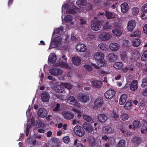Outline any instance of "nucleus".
Masks as SVG:
<instances>
[{
    "label": "nucleus",
    "mask_w": 147,
    "mask_h": 147,
    "mask_svg": "<svg viewBox=\"0 0 147 147\" xmlns=\"http://www.w3.org/2000/svg\"><path fill=\"white\" fill-rule=\"evenodd\" d=\"M80 37H51V44H53L56 46L60 47L62 45H66L71 40H76Z\"/></svg>",
    "instance_id": "f257e3e1"
},
{
    "label": "nucleus",
    "mask_w": 147,
    "mask_h": 147,
    "mask_svg": "<svg viewBox=\"0 0 147 147\" xmlns=\"http://www.w3.org/2000/svg\"><path fill=\"white\" fill-rule=\"evenodd\" d=\"M104 54L98 52L95 54L94 58L97 61V62H98L99 65H97L95 64L92 63V65L96 69H100L101 66H103L106 65V61L104 60Z\"/></svg>",
    "instance_id": "f03ea898"
},
{
    "label": "nucleus",
    "mask_w": 147,
    "mask_h": 147,
    "mask_svg": "<svg viewBox=\"0 0 147 147\" xmlns=\"http://www.w3.org/2000/svg\"><path fill=\"white\" fill-rule=\"evenodd\" d=\"M73 131L74 133L79 137L82 136L85 134L84 129L79 125L75 126L74 128Z\"/></svg>",
    "instance_id": "7ed1b4c3"
},
{
    "label": "nucleus",
    "mask_w": 147,
    "mask_h": 147,
    "mask_svg": "<svg viewBox=\"0 0 147 147\" xmlns=\"http://www.w3.org/2000/svg\"><path fill=\"white\" fill-rule=\"evenodd\" d=\"M78 98L82 102L86 103L89 100V96L86 93H81L78 95Z\"/></svg>",
    "instance_id": "20e7f679"
},
{
    "label": "nucleus",
    "mask_w": 147,
    "mask_h": 147,
    "mask_svg": "<svg viewBox=\"0 0 147 147\" xmlns=\"http://www.w3.org/2000/svg\"><path fill=\"white\" fill-rule=\"evenodd\" d=\"M101 23L99 21H94L91 24V27L92 30L96 31L99 30L101 28Z\"/></svg>",
    "instance_id": "39448f33"
},
{
    "label": "nucleus",
    "mask_w": 147,
    "mask_h": 147,
    "mask_svg": "<svg viewBox=\"0 0 147 147\" xmlns=\"http://www.w3.org/2000/svg\"><path fill=\"white\" fill-rule=\"evenodd\" d=\"M115 92L113 90H109L104 93L105 97L107 99H111L115 94Z\"/></svg>",
    "instance_id": "423d86ee"
},
{
    "label": "nucleus",
    "mask_w": 147,
    "mask_h": 147,
    "mask_svg": "<svg viewBox=\"0 0 147 147\" xmlns=\"http://www.w3.org/2000/svg\"><path fill=\"white\" fill-rule=\"evenodd\" d=\"M49 72L53 76H59L62 74L63 71L60 69L53 68L50 69Z\"/></svg>",
    "instance_id": "0eeeda50"
},
{
    "label": "nucleus",
    "mask_w": 147,
    "mask_h": 147,
    "mask_svg": "<svg viewBox=\"0 0 147 147\" xmlns=\"http://www.w3.org/2000/svg\"><path fill=\"white\" fill-rule=\"evenodd\" d=\"M62 114L65 118L67 120H71L74 117V115L71 112L69 111H64Z\"/></svg>",
    "instance_id": "6e6552de"
},
{
    "label": "nucleus",
    "mask_w": 147,
    "mask_h": 147,
    "mask_svg": "<svg viewBox=\"0 0 147 147\" xmlns=\"http://www.w3.org/2000/svg\"><path fill=\"white\" fill-rule=\"evenodd\" d=\"M76 48L77 51L80 52H84L86 50V46L80 43L77 44Z\"/></svg>",
    "instance_id": "1a4fd4ad"
},
{
    "label": "nucleus",
    "mask_w": 147,
    "mask_h": 147,
    "mask_svg": "<svg viewBox=\"0 0 147 147\" xmlns=\"http://www.w3.org/2000/svg\"><path fill=\"white\" fill-rule=\"evenodd\" d=\"M136 25V23L134 20H131L128 22L127 26L128 30L131 31L134 28Z\"/></svg>",
    "instance_id": "9d476101"
},
{
    "label": "nucleus",
    "mask_w": 147,
    "mask_h": 147,
    "mask_svg": "<svg viewBox=\"0 0 147 147\" xmlns=\"http://www.w3.org/2000/svg\"><path fill=\"white\" fill-rule=\"evenodd\" d=\"M97 118L99 121L102 123H105L108 118L106 115L100 113L98 115Z\"/></svg>",
    "instance_id": "9b49d317"
},
{
    "label": "nucleus",
    "mask_w": 147,
    "mask_h": 147,
    "mask_svg": "<svg viewBox=\"0 0 147 147\" xmlns=\"http://www.w3.org/2000/svg\"><path fill=\"white\" fill-rule=\"evenodd\" d=\"M50 96L48 92H42L41 95L42 100L44 102H48L50 98Z\"/></svg>",
    "instance_id": "f8f14e48"
},
{
    "label": "nucleus",
    "mask_w": 147,
    "mask_h": 147,
    "mask_svg": "<svg viewBox=\"0 0 147 147\" xmlns=\"http://www.w3.org/2000/svg\"><path fill=\"white\" fill-rule=\"evenodd\" d=\"M67 101L69 104L73 105H75L77 102L76 98L73 96H70L67 97Z\"/></svg>",
    "instance_id": "ddd939ff"
},
{
    "label": "nucleus",
    "mask_w": 147,
    "mask_h": 147,
    "mask_svg": "<svg viewBox=\"0 0 147 147\" xmlns=\"http://www.w3.org/2000/svg\"><path fill=\"white\" fill-rule=\"evenodd\" d=\"M90 82L92 84V86L96 88H100L102 84V82L98 80L91 81Z\"/></svg>",
    "instance_id": "4468645a"
},
{
    "label": "nucleus",
    "mask_w": 147,
    "mask_h": 147,
    "mask_svg": "<svg viewBox=\"0 0 147 147\" xmlns=\"http://www.w3.org/2000/svg\"><path fill=\"white\" fill-rule=\"evenodd\" d=\"M37 113L39 117L43 118L47 115V112L42 108H40L38 111Z\"/></svg>",
    "instance_id": "2eb2a0df"
},
{
    "label": "nucleus",
    "mask_w": 147,
    "mask_h": 147,
    "mask_svg": "<svg viewBox=\"0 0 147 147\" xmlns=\"http://www.w3.org/2000/svg\"><path fill=\"white\" fill-rule=\"evenodd\" d=\"M103 104L102 99L101 98H98L95 100L94 105L96 107H99L101 106Z\"/></svg>",
    "instance_id": "dca6fc26"
},
{
    "label": "nucleus",
    "mask_w": 147,
    "mask_h": 147,
    "mask_svg": "<svg viewBox=\"0 0 147 147\" xmlns=\"http://www.w3.org/2000/svg\"><path fill=\"white\" fill-rule=\"evenodd\" d=\"M127 96L126 94H123L120 97L119 100V103L120 105H123L126 101Z\"/></svg>",
    "instance_id": "f3484780"
},
{
    "label": "nucleus",
    "mask_w": 147,
    "mask_h": 147,
    "mask_svg": "<svg viewBox=\"0 0 147 147\" xmlns=\"http://www.w3.org/2000/svg\"><path fill=\"white\" fill-rule=\"evenodd\" d=\"M121 12L125 13L127 12L129 9V6L127 3H124L121 5Z\"/></svg>",
    "instance_id": "a211bd4d"
},
{
    "label": "nucleus",
    "mask_w": 147,
    "mask_h": 147,
    "mask_svg": "<svg viewBox=\"0 0 147 147\" xmlns=\"http://www.w3.org/2000/svg\"><path fill=\"white\" fill-rule=\"evenodd\" d=\"M118 129L119 131H121V132L126 137L129 136L131 134L130 132L127 130H124L122 127L119 126Z\"/></svg>",
    "instance_id": "6ab92c4d"
},
{
    "label": "nucleus",
    "mask_w": 147,
    "mask_h": 147,
    "mask_svg": "<svg viewBox=\"0 0 147 147\" xmlns=\"http://www.w3.org/2000/svg\"><path fill=\"white\" fill-rule=\"evenodd\" d=\"M119 44L116 43H112L109 45L110 49L113 51H117L119 49Z\"/></svg>",
    "instance_id": "aec40b11"
},
{
    "label": "nucleus",
    "mask_w": 147,
    "mask_h": 147,
    "mask_svg": "<svg viewBox=\"0 0 147 147\" xmlns=\"http://www.w3.org/2000/svg\"><path fill=\"white\" fill-rule=\"evenodd\" d=\"M132 125V129L134 130L140 127L141 125L140 121L137 119L135 120L133 122Z\"/></svg>",
    "instance_id": "412c9836"
},
{
    "label": "nucleus",
    "mask_w": 147,
    "mask_h": 147,
    "mask_svg": "<svg viewBox=\"0 0 147 147\" xmlns=\"http://www.w3.org/2000/svg\"><path fill=\"white\" fill-rule=\"evenodd\" d=\"M130 89L132 90H135L138 88V82L136 80H133L130 86Z\"/></svg>",
    "instance_id": "4be33fe9"
},
{
    "label": "nucleus",
    "mask_w": 147,
    "mask_h": 147,
    "mask_svg": "<svg viewBox=\"0 0 147 147\" xmlns=\"http://www.w3.org/2000/svg\"><path fill=\"white\" fill-rule=\"evenodd\" d=\"M58 65L61 67L65 68L67 69H70L71 67L69 66L68 64L66 62H60L58 63Z\"/></svg>",
    "instance_id": "5701e85b"
},
{
    "label": "nucleus",
    "mask_w": 147,
    "mask_h": 147,
    "mask_svg": "<svg viewBox=\"0 0 147 147\" xmlns=\"http://www.w3.org/2000/svg\"><path fill=\"white\" fill-rule=\"evenodd\" d=\"M72 61L73 63L76 65H79L81 63V59L78 57H72Z\"/></svg>",
    "instance_id": "b1692460"
},
{
    "label": "nucleus",
    "mask_w": 147,
    "mask_h": 147,
    "mask_svg": "<svg viewBox=\"0 0 147 147\" xmlns=\"http://www.w3.org/2000/svg\"><path fill=\"white\" fill-rule=\"evenodd\" d=\"M56 55L54 53L51 54L49 56L48 58V61L54 63L56 60Z\"/></svg>",
    "instance_id": "393cba45"
},
{
    "label": "nucleus",
    "mask_w": 147,
    "mask_h": 147,
    "mask_svg": "<svg viewBox=\"0 0 147 147\" xmlns=\"http://www.w3.org/2000/svg\"><path fill=\"white\" fill-rule=\"evenodd\" d=\"M52 145L53 147H60V142L56 138H53L51 140Z\"/></svg>",
    "instance_id": "a878e982"
},
{
    "label": "nucleus",
    "mask_w": 147,
    "mask_h": 147,
    "mask_svg": "<svg viewBox=\"0 0 147 147\" xmlns=\"http://www.w3.org/2000/svg\"><path fill=\"white\" fill-rule=\"evenodd\" d=\"M141 41L138 38H134L132 41V46L134 47H138L140 44Z\"/></svg>",
    "instance_id": "bb28decb"
},
{
    "label": "nucleus",
    "mask_w": 147,
    "mask_h": 147,
    "mask_svg": "<svg viewBox=\"0 0 147 147\" xmlns=\"http://www.w3.org/2000/svg\"><path fill=\"white\" fill-rule=\"evenodd\" d=\"M77 5L80 7L86 5L87 3L86 0H78L76 1Z\"/></svg>",
    "instance_id": "cd10ccee"
},
{
    "label": "nucleus",
    "mask_w": 147,
    "mask_h": 147,
    "mask_svg": "<svg viewBox=\"0 0 147 147\" xmlns=\"http://www.w3.org/2000/svg\"><path fill=\"white\" fill-rule=\"evenodd\" d=\"M144 123L143 124L141 132L142 133H147V122L146 121L144 120Z\"/></svg>",
    "instance_id": "c85d7f7f"
},
{
    "label": "nucleus",
    "mask_w": 147,
    "mask_h": 147,
    "mask_svg": "<svg viewBox=\"0 0 147 147\" xmlns=\"http://www.w3.org/2000/svg\"><path fill=\"white\" fill-rule=\"evenodd\" d=\"M141 141L140 138L136 136L134 137L131 139L132 142L135 145L139 144Z\"/></svg>",
    "instance_id": "c756f323"
},
{
    "label": "nucleus",
    "mask_w": 147,
    "mask_h": 147,
    "mask_svg": "<svg viewBox=\"0 0 147 147\" xmlns=\"http://www.w3.org/2000/svg\"><path fill=\"white\" fill-rule=\"evenodd\" d=\"M63 31V27H60L59 28H58L56 29L54 31L53 33V36H57V34L59 33H62Z\"/></svg>",
    "instance_id": "7c9ffc66"
},
{
    "label": "nucleus",
    "mask_w": 147,
    "mask_h": 147,
    "mask_svg": "<svg viewBox=\"0 0 147 147\" xmlns=\"http://www.w3.org/2000/svg\"><path fill=\"white\" fill-rule=\"evenodd\" d=\"M129 117V115L127 114L124 113L121 115L120 118L123 121H125L127 120Z\"/></svg>",
    "instance_id": "2f4dec72"
},
{
    "label": "nucleus",
    "mask_w": 147,
    "mask_h": 147,
    "mask_svg": "<svg viewBox=\"0 0 147 147\" xmlns=\"http://www.w3.org/2000/svg\"><path fill=\"white\" fill-rule=\"evenodd\" d=\"M126 142L124 139L120 140L117 144V147H125Z\"/></svg>",
    "instance_id": "473e14b6"
},
{
    "label": "nucleus",
    "mask_w": 147,
    "mask_h": 147,
    "mask_svg": "<svg viewBox=\"0 0 147 147\" xmlns=\"http://www.w3.org/2000/svg\"><path fill=\"white\" fill-rule=\"evenodd\" d=\"M55 90L56 92L60 93H61L63 91L64 88L61 86H58L56 87Z\"/></svg>",
    "instance_id": "72a5a7b5"
},
{
    "label": "nucleus",
    "mask_w": 147,
    "mask_h": 147,
    "mask_svg": "<svg viewBox=\"0 0 147 147\" xmlns=\"http://www.w3.org/2000/svg\"><path fill=\"white\" fill-rule=\"evenodd\" d=\"M113 13L109 11H106L105 16L107 19H112L114 18Z\"/></svg>",
    "instance_id": "f704fd0d"
},
{
    "label": "nucleus",
    "mask_w": 147,
    "mask_h": 147,
    "mask_svg": "<svg viewBox=\"0 0 147 147\" xmlns=\"http://www.w3.org/2000/svg\"><path fill=\"white\" fill-rule=\"evenodd\" d=\"M109 60L110 61H114L116 59V57L115 55L113 53H109L108 56Z\"/></svg>",
    "instance_id": "c9c22d12"
},
{
    "label": "nucleus",
    "mask_w": 147,
    "mask_h": 147,
    "mask_svg": "<svg viewBox=\"0 0 147 147\" xmlns=\"http://www.w3.org/2000/svg\"><path fill=\"white\" fill-rule=\"evenodd\" d=\"M103 129L106 133H110L112 131V128L108 125L104 126L103 127Z\"/></svg>",
    "instance_id": "e433bc0d"
},
{
    "label": "nucleus",
    "mask_w": 147,
    "mask_h": 147,
    "mask_svg": "<svg viewBox=\"0 0 147 147\" xmlns=\"http://www.w3.org/2000/svg\"><path fill=\"white\" fill-rule=\"evenodd\" d=\"M84 68L88 72L91 71L93 69L92 66L88 64H86L84 65Z\"/></svg>",
    "instance_id": "4c0bfd02"
},
{
    "label": "nucleus",
    "mask_w": 147,
    "mask_h": 147,
    "mask_svg": "<svg viewBox=\"0 0 147 147\" xmlns=\"http://www.w3.org/2000/svg\"><path fill=\"white\" fill-rule=\"evenodd\" d=\"M88 142L89 144L91 146H93L95 145V140L92 137H89L88 140Z\"/></svg>",
    "instance_id": "58836bf2"
},
{
    "label": "nucleus",
    "mask_w": 147,
    "mask_h": 147,
    "mask_svg": "<svg viewBox=\"0 0 147 147\" xmlns=\"http://www.w3.org/2000/svg\"><path fill=\"white\" fill-rule=\"evenodd\" d=\"M141 60L144 61L147 60V50L145 51L143 53L141 57Z\"/></svg>",
    "instance_id": "ea45409f"
},
{
    "label": "nucleus",
    "mask_w": 147,
    "mask_h": 147,
    "mask_svg": "<svg viewBox=\"0 0 147 147\" xmlns=\"http://www.w3.org/2000/svg\"><path fill=\"white\" fill-rule=\"evenodd\" d=\"M139 11V8L136 7H135L131 9V13L132 15H135L138 14Z\"/></svg>",
    "instance_id": "a19ab883"
},
{
    "label": "nucleus",
    "mask_w": 147,
    "mask_h": 147,
    "mask_svg": "<svg viewBox=\"0 0 147 147\" xmlns=\"http://www.w3.org/2000/svg\"><path fill=\"white\" fill-rule=\"evenodd\" d=\"M112 32L113 33L117 36H120L122 33V32L121 30L116 29H113Z\"/></svg>",
    "instance_id": "79ce46f5"
},
{
    "label": "nucleus",
    "mask_w": 147,
    "mask_h": 147,
    "mask_svg": "<svg viewBox=\"0 0 147 147\" xmlns=\"http://www.w3.org/2000/svg\"><path fill=\"white\" fill-rule=\"evenodd\" d=\"M61 85L65 88L68 89H71L72 88V86L69 83H62Z\"/></svg>",
    "instance_id": "37998d69"
},
{
    "label": "nucleus",
    "mask_w": 147,
    "mask_h": 147,
    "mask_svg": "<svg viewBox=\"0 0 147 147\" xmlns=\"http://www.w3.org/2000/svg\"><path fill=\"white\" fill-rule=\"evenodd\" d=\"M122 63L121 62H117L113 65V67L116 69L120 68L122 66Z\"/></svg>",
    "instance_id": "c03bdc74"
},
{
    "label": "nucleus",
    "mask_w": 147,
    "mask_h": 147,
    "mask_svg": "<svg viewBox=\"0 0 147 147\" xmlns=\"http://www.w3.org/2000/svg\"><path fill=\"white\" fill-rule=\"evenodd\" d=\"M125 51L122 52L121 54V59L123 61H125L127 57V56Z\"/></svg>",
    "instance_id": "a18cd8bd"
},
{
    "label": "nucleus",
    "mask_w": 147,
    "mask_h": 147,
    "mask_svg": "<svg viewBox=\"0 0 147 147\" xmlns=\"http://www.w3.org/2000/svg\"><path fill=\"white\" fill-rule=\"evenodd\" d=\"M132 103L129 101H127L125 104L124 107L126 109H130L131 107Z\"/></svg>",
    "instance_id": "49530a36"
},
{
    "label": "nucleus",
    "mask_w": 147,
    "mask_h": 147,
    "mask_svg": "<svg viewBox=\"0 0 147 147\" xmlns=\"http://www.w3.org/2000/svg\"><path fill=\"white\" fill-rule=\"evenodd\" d=\"M64 142L65 144H68L70 141V138L68 136L64 137L62 139Z\"/></svg>",
    "instance_id": "de8ad7c7"
},
{
    "label": "nucleus",
    "mask_w": 147,
    "mask_h": 147,
    "mask_svg": "<svg viewBox=\"0 0 147 147\" xmlns=\"http://www.w3.org/2000/svg\"><path fill=\"white\" fill-rule=\"evenodd\" d=\"M141 32L139 31H136L134 32L133 34H131L130 36L132 37L134 36V37H139L141 36Z\"/></svg>",
    "instance_id": "09e8293b"
},
{
    "label": "nucleus",
    "mask_w": 147,
    "mask_h": 147,
    "mask_svg": "<svg viewBox=\"0 0 147 147\" xmlns=\"http://www.w3.org/2000/svg\"><path fill=\"white\" fill-rule=\"evenodd\" d=\"M83 117L84 119L87 122H90L92 120L91 118L89 116L87 115H83Z\"/></svg>",
    "instance_id": "8fccbe9b"
},
{
    "label": "nucleus",
    "mask_w": 147,
    "mask_h": 147,
    "mask_svg": "<svg viewBox=\"0 0 147 147\" xmlns=\"http://www.w3.org/2000/svg\"><path fill=\"white\" fill-rule=\"evenodd\" d=\"M111 27V26L109 25L107 22H105L103 25V28L105 30L108 29L109 28Z\"/></svg>",
    "instance_id": "3c124183"
},
{
    "label": "nucleus",
    "mask_w": 147,
    "mask_h": 147,
    "mask_svg": "<svg viewBox=\"0 0 147 147\" xmlns=\"http://www.w3.org/2000/svg\"><path fill=\"white\" fill-rule=\"evenodd\" d=\"M147 85V78H144L142 80V83L141 85L142 87H145Z\"/></svg>",
    "instance_id": "603ef678"
},
{
    "label": "nucleus",
    "mask_w": 147,
    "mask_h": 147,
    "mask_svg": "<svg viewBox=\"0 0 147 147\" xmlns=\"http://www.w3.org/2000/svg\"><path fill=\"white\" fill-rule=\"evenodd\" d=\"M98 47L101 50L103 51H106V49L105 45L103 43L99 44L98 45Z\"/></svg>",
    "instance_id": "864d4df0"
},
{
    "label": "nucleus",
    "mask_w": 147,
    "mask_h": 147,
    "mask_svg": "<svg viewBox=\"0 0 147 147\" xmlns=\"http://www.w3.org/2000/svg\"><path fill=\"white\" fill-rule=\"evenodd\" d=\"M141 17L144 19L147 18V11H142L141 16Z\"/></svg>",
    "instance_id": "5fc2aeb1"
},
{
    "label": "nucleus",
    "mask_w": 147,
    "mask_h": 147,
    "mask_svg": "<svg viewBox=\"0 0 147 147\" xmlns=\"http://www.w3.org/2000/svg\"><path fill=\"white\" fill-rule=\"evenodd\" d=\"M64 20L66 22H68L71 20L72 19V17L70 15H67L65 16L64 18Z\"/></svg>",
    "instance_id": "6e6d98bb"
},
{
    "label": "nucleus",
    "mask_w": 147,
    "mask_h": 147,
    "mask_svg": "<svg viewBox=\"0 0 147 147\" xmlns=\"http://www.w3.org/2000/svg\"><path fill=\"white\" fill-rule=\"evenodd\" d=\"M60 107V104L59 103H57L56 106L53 109V111H57L59 110Z\"/></svg>",
    "instance_id": "4d7b16f0"
},
{
    "label": "nucleus",
    "mask_w": 147,
    "mask_h": 147,
    "mask_svg": "<svg viewBox=\"0 0 147 147\" xmlns=\"http://www.w3.org/2000/svg\"><path fill=\"white\" fill-rule=\"evenodd\" d=\"M80 24L81 25L83 26L86 24V20L83 18H80Z\"/></svg>",
    "instance_id": "13d9d810"
},
{
    "label": "nucleus",
    "mask_w": 147,
    "mask_h": 147,
    "mask_svg": "<svg viewBox=\"0 0 147 147\" xmlns=\"http://www.w3.org/2000/svg\"><path fill=\"white\" fill-rule=\"evenodd\" d=\"M113 117L116 119H117L119 118V115L118 113L113 112L112 115Z\"/></svg>",
    "instance_id": "bf43d9fd"
},
{
    "label": "nucleus",
    "mask_w": 147,
    "mask_h": 147,
    "mask_svg": "<svg viewBox=\"0 0 147 147\" xmlns=\"http://www.w3.org/2000/svg\"><path fill=\"white\" fill-rule=\"evenodd\" d=\"M91 125L89 123L85 122L83 124L82 126L83 128L85 129V130L87 129L88 127H90Z\"/></svg>",
    "instance_id": "052dcab7"
},
{
    "label": "nucleus",
    "mask_w": 147,
    "mask_h": 147,
    "mask_svg": "<svg viewBox=\"0 0 147 147\" xmlns=\"http://www.w3.org/2000/svg\"><path fill=\"white\" fill-rule=\"evenodd\" d=\"M94 130V129L91 126L90 127H88L87 129H86L87 132L89 133H91Z\"/></svg>",
    "instance_id": "680f3d73"
},
{
    "label": "nucleus",
    "mask_w": 147,
    "mask_h": 147,
    "mask_svg": "<svg viewBox=\"0 0 147 147\" xmlns=\"http://www.w3.org/2000/svg\"><path fill=\"white\" fill-rule=\"evenodd\" d=\"M129 41L127 40H124L123 42V46L127 47L128 46Z\"/></svg>",
    "instance_id": "e2e57ef3"
},
{
    "label": "nucleus",
    "mask_w": 147,
    "mask_h": 147,
    "mask_svg": "<svg viewBox=\"0 0 147 147\" xmlns=\"http://www.w3.org/2000/svg\"><path fill=\"white\" fill-rule=\"evenodd\" d=\"M139 102L140 105L142 106L145 105L146 103V101L144 99H140L139 100Z\"/></svg>",
    "instance_id": "0e129e2a"
},
{
    "label": "nucleus",
    "mask_w": 147,
    "mask_h": 147,
    "mask_svg": "<svg viewBox=\"0 0 147 147\" xmlns=\"http://www.w3.org/2000/svg\"><path fill=\"white\" fill-rule=\"evenodd\" d=\"M108 142L110 144H112L114 142V138L113 137L109 138Z\"/></svg>",
    "instance_id": "69168bd1"
},
{
    "label": "nucleus",
    "mask_w": 147,
    "mask_h": 147,
    "mask_svg": "<svg viewBox=\"0 0 147 147\" xmlns=\"http://www.w3.org/2000/svg\"><path fill=\"white\" fill-rule=\"evenodd\" d=\"M142 9V11H147V3L143 6Z\"/></svg>",
    "instance_id": "338daca9"
},
{
    "label": "nucleus",
    "mask_w": 147,
    "mask_h": 147,
    "mask_svg": "<svg viewBox=\"0 0 147 147\" xmlns=\"http://www.w3.org/2000/svg\"><path fill=\"white\" fill-rule=\"evenodd\" d=\"M101 34L102 37H109L110 36L109 33L104 32L102 33Z\"/></svg>",
    "instance_id": "774afa93"
}]
</instances>
